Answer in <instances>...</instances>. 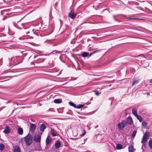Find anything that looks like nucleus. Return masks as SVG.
Listing matches in <instances>:
<instances>
[{
	"label": "nucleus",
	"mask_w": 152,
	"mask_h": 152,
	"mask_svg": "<svg viewBox=\"0 0 152 152\" xmlns=\"http://www.w3.org/2000/svg\"><path fill=\"white\" fill-rule=\"evenodd\" d=\"M50 134L53 137H55L56 136V134L54 133L53 130H51V131Z\"/></svg>",
	"instance_id": "2f4dec72"
},
{
	"label": "nucleus",
	"mask_w": 152,
	"mask_h": 152,
	"mask_svg": "<svg viewBox=\"0 0 152 152\" xmlns=\"http://www.w3.org/2000/svg\"><path fill=\"white\" fill-rule=\"evenodd\" d=\"M84 106V104H79L77 105H76V108H77V109H80L83 107Z\"/></svg>",
	"instance_id": "a878e982"
},
{
	"label": "nucleus",
	"mask_w": 152,
	"mask_h": 152,
	"mask_svg": "<svg viewBox=\"0 0 152 152\" xmlns=\"http://www.w3.org/2000/svg\"><path fill=\"white\" fill-rule=\"evenodd\" d=\"M23 139L27 146L30 145L32 142V136L31 134H28Z\"/></svg>",
	"instance_id": "f257e3e1"
},
{
	"label": "nucleus",
	"mask_w": 152,
	"mask_h": 152,
	"mask_svg": "<svg viewBox=\"0 0 152 152\" xmlns=\"http://www.w3.org/2000/svg\"><path fill=\"white\" fill-rule=\"evenodd\" d=\"M76 14L71 11L69 14L68 16L72 19H74L76 17Z\"/></svg>",
	"instance_id": "0eeeda50"
},
{
	"label": "nucleus",
	"mask_w": 152,
	"mask_h": 152,
	"mask_svg": "<svg viewBox=\"0 0 152 152\" xmlns=\"http://www.w3.org/2000/svg\"><path fill=\"white\" fill-rule=\"evenodd\" d=\"M142 125L144 126H146V123L145 122H144V121L142 122Z\"/></svg>",
	"instance_id": "e433bc0d"
},
{
	"label": "nucleus",
	"mask_w": 152,
	"mask_h": 152,
	"mask_svg": "<svg viewBox=\"0 0 152 152\" xmlns=\"http://www.w3.org/2000/svg\"><path fill=\"white\" fill-rule=\"evenodd\" d=\"M147 138L143 136L141 142L142 143H145L147 141Z\"/></svg>",
	"instance_id": "cd10ccee"
},
{
	"label": "nucleus",
	"mask_w": 152,
	"mask_h": 152,
	"mask_svg": "<svg viewBox=\"0 0 152 152\" xmlns=\"http://www.w3.org/2000/svg\"><path fill=\"white\" fill-rule=\"evenodd\" d=\"M69 104L71 106L75 108H76V104L72 102H69Z\"/></svg>",
	"instance_id": "5701e85b"
},
{
	"label": "nucleus",
	"mask_w": 152,
	"mask_h": 152,
	"mask_svg": "<svg viewBox=\"0 0 152 152\" xmlns=\"http://www.w3.org/2000/svg\"><path fill=\"white\" fill-rule=\"evenodd\" d=\"M50 109H49V110H48V111H49L50 110Z\"/></svg>",
	"instance_id": "6e6d98bb"
},
{
	"label": "nucleus",
	"mask_w": 152,
	"mask_h": 152,
	"mask_svg": "<svg viewBox=\"0 0 152 152\" xmlns=\"http://www.w3.org/2000/svg\"><path fill=\"white\" fill-rule=\"evenodd\" d=\"M6 10H4L1 11V14L2 15H4L5 14H7V13H6ZM4 16L5 17V16L4 15Z\"/></svg>",
	"instance_id": "7c9ffc66"
},
{
	"label": "nucleus",
	"mask_w": 152,
	"mask_h": 152,
	"mask_svg": "<svg viewBox=\"0 0 152 152\" xmlns=\"http://www.w3.org/2000/svg\"><path fill=\"white\" fill-rule=\"evenodd\" d=\"M136 8L140 10H142V8L141 7H136Z\"/></svg>",
	"instance_id": "4c0bfd02"
},
{
	"label": "nucleus",
	"mask_w": 152,
	"mask_h": 152,
	"mask_svg": "<svg viewBox=\"0 0 152 152\" xmlns=\"http://www.w3.org/2000/svg\"><path fill=\"white\" fill-rule=\"evenodd\" d=\"M18 133L19 135H22L23 133V130L22 128L20 127L18 129Z\"/></svg>",
	"instance_id": "4468645a"
},
{
	"label": "nucleus",
	"mask_w": 152,
	"mask_h": 152,
	"mask_svg": "<svg viewBox=\"0 0 152 152\" xmlns=\"http://www.w3.org/2000/svg\"><path fill=\"white\" fill-rule=\"evenodd\" d=\"M148 145L152 150V140H150L148 142Z\"/></svg>",
	"instance_id": "393cba45"
},
{
	"label": "nucleus",
	"mask_w": 152,
	"mask_h": 152,
	"mask_svg": "<svg viewBox=\"0 0 152 152\" xmlns=\"http://www.w3.org/2000/svg\"><path fill=\"white\" fill-rule=\"evenodd\" d=\"M139 83V80H136L133 82L132 83V86H134L135 85Z\"/></svg>",
	"instance_id": "473e14b6"
},
{
	"label": "nucleus",
	"mask_w": 152,
	"mask_h": 152,
	"mask_svg": "<svg viewBox=\"0 0 152 152\" xmlns=\"http://www.w3.org/2000/svg\"><path fill=\"white\" fill-rule=\"evenodd\" d=\"M149 82L151 83H152V79L150 80Z\"/></svg>",
	"instance_id": "79ce46f5"
},
{
	"label": "nucleus",
	"mask_w": 152,
	"mask_h": 152,
	"mask_svg": "<svg viewBox=\"0 0 152 152\" xmlns=\"http://www.w3.org/2000/svg\"><path fill=\"white\" fill-rule=\"evenodd\" d=\"M110 99H111H111H113V98H110Z\"/></svg>",
	"instance_id": "09e8293b"
},
{
	"label": "nucleus",
	"mask_w": 152,
	"mask_h": 152,
	"mask_svg": "<svg viewBox=\"0 0 152 152\" xmlns=\"http://www.w3.org/2000/svg\"><path fill=\"white\" fill-rule=\"evenodd\" d=\"M93 50L92 49L91 50H90V51H92Z\"/></svg>",
	"instance_id": "5fc2aeb1"
},
{
	"label": "nucleus",
	"mask_w": 152,
	"mask_h": 152,
	"mask_svg": "<svg viewBox=\"0 0 152 152\" xmlns=\"http://www.w3.org/2000/svg\"><path fill=\"white\" fill-rule=\"evenodd\" d=\"M3 19V20H5V18H3V19Z\"/></svg>",
	"instance_id": "49530a36"
},
{
	"label": "nucleus",
	"mask_w": 152,
	"mask_h": 152,
	"mask_svg": "<svg viewBox=\"0 0 152 152\" xmlns=\"http://www.w3.org/2000/svg\"><path fill=\"white\" fill-rule=\"evenodd\" d=\"M2 58H1L0 60V64H1L2 63Z\"/></svg>",
	"instance_id": "a19ab883"
},
{
	"label": "nucleus",
	"mask_w": 152,
	"mask_h": 152,
	"mask_svg": "<svg viewBox=\"0 0 152 152\" xmlns=\"http://www.w3.org/2000/svg\"><path fill=\"white\" fill-rule=\"evenodd\" d=\"M60 52L59 51H58L56 50H54L52 52V53H50V54H53L55 53L56 54V55L57 54H59Z\"/></svg>",
	"instance_id": "c756f323"
},
{
	"label": "nucleus",
	"mask_w": 152,
	"mask_h": 152,
	"mask_svg": "<svg viewBox=\"0 0 152 152\" xmlns=\"http://www.w3.org/2000/svg\"><path fill=\"white\" fill-rule=\"evenodd\" d=\"M14 111V110H13L12 111V113Z\"/></svg>",
	"instance_id": "603ef678"
},
{
	"label": "nucleus",
	"mask_w": 152,
	"mask_h": 152,
	"mask_svg": "<svg viewBox=\"0 0 152 152\" xmlns=\"http://www.w3.org/2000/svg\"><path fill=\"white\" fill-rule=\"evenodd\" d=\"M136 4L137 5H139V4L138 3H136Z\"/></svg>",
	"instance_id": "a18cd8bd"
},
{
	"label": "nucleus",
	"mask_w": 152,
	"mask_h": 152,
	"mask_svg": "<svg viewBox=\"0 0 152 152\" xmlns=\"http://www.w3.org/2000/svg\"><path fill=\"white\" fill-rule=\"evenodd\" d=\"M92 98H93L92 97V98H91V99H90V101H91V100H92Z\"/></svg>",
	"instance_id": "de8ad7c7"
},
{
	"label": "nucleus",
	"mask_w": 152,
	"mask_h": 152,
	"mask_svg": "<svg viewBox=\"0 0 152 152\" xmlns=\"http://www.w3.org/2000/svg\"><path fill=\"white\" fill-rule=\"evenodd\" d=\"M132 112L133 115L135 116H136L137 115H138L137 113V110L135 108H133L132 109Z\"/></svg>",
	"instance_id": "f3484780"
},
{
	"label": "nucleus",
	"mask_w": 152,
	"mask_h": 152,
	"mask_svg": "<svg viewBox=\"0 0 152 152\" xmlns=\"http://www.w3.org/2000/svg\"><path fill=\"white\" fill-rule=\"evenodd\" d=\"M95 94L97 96H99V93L98 91L96 92L95 93Z\"/></svg>",
	"instance_id": "58836bf2"
},
{
	"label": "nucleus",
	"mask_w": 152,
	"mask_h": 152,
	"mask_svg": "<svg viewBox=\"0 0 152 152\" xmlns=\"http://www.w3.org/2000/svg\"><path fill=\"white\" fill-rule=\"evenodd\" d=\"M89 23H94V22H92L91 21H90Z\"/></svg>",
	"instance_id": "37998d69"
},
{
	"label": "nucleus",
	"mask_w": 152,
	"mask_h": 152,
	"mask_svg": "<svg viewBox=\"0 0 152 152\" xmlns=\"http://www.w3.org/2000/svg\"><path fill=\"white\" fill-rule=\"evenodd\" d=\"M138 119L140 122H141L142 121V118L138 114L135 116Z\"/></svg>",
	"instance_id": "a211bd4d"
},
{
	"label": "nucleus",
	"mask_w": 152,
	"mask_h": 152,
	"mask_svg": "<svg viewBox=\"0 0 152 152\" xmlns=\"http://www.w3.org/2000/svg\"><path fill=\"white\" fill-rule=\"evenodd\" d=\"M10 102V101H8L6 102V104H8Z\"/></svg>",
	"instance_id": "c03bdc74"
},
{
	"label": "nucleus",
	"mask_w": 152,
	"mask_h": 152,
	"mask_svg": "<svg viewBox=\"0 0 152 152\" xmlns=\"http://www.w3.org/2000/svg\"><path fill=\"white\" fill-rule=\"evenodd\" d=\"M46 128V127L44 124H41L39 126V130L41 132V133H42V132H44Z\"/></svg>",
	"instance_id": "6e6552de"
},
{
	"label": "nucleus",
	"mask_w": 152,
	"mask_h": 152,
	"mask_svg": "<svg viewBox=\"0 0 152 152\" xmlns=\"http://www.w3.org/2000/svg\"><path fill=\"white\" fill-rule=\"evenodd\" d=\"M46 0H42L40 2V4L41 5H44L46 3Z\"/></svg>",
	"instance_id": "bb28decb"
},
{
	"label": "nucleus",
	"mask_w": 152,
	"mask_h": 152,
	"mask_svg": "<svg viewBox=\"0 0 152 152\" xmlns=\"http://www.w3.org/2000/svg\"><path fill=\"white\" fill-rule=\"evenodd\" d=\"M55 146L56 148L58 149L60 147H62L63 145L61 144V143L60 140H57L55 143Z\"/></svg>",
	"instance_id": "39448f33"
},
{
	"label": "nucleus",
	"mask_w": 152,
	"mask_h": 152,
	"mask_svg": "<svg viewBox=\"0 0 152 152\" xmlns=\"http://www.w3.org/2000/svg\"><path fill=\"white\" fill-rule=\"evenodd\" d=\"M10 132V130L9 127L8 126H6L5 129L3 131L4 133L6 134H8Z\"/></svg>",
	"instance_id": "9b49d317"
},
{
	"label": "nucleus",
	"mask_w": 152,
	"mask_h": 152,
	"mask_svg": "<svg viewBox=\"0 0 152 152\" xmlns=\"http://www.w3.org/2000/svg\"><path fill=\"white\" fill-rule=\"evenodd\" d=\"M42 134V133H41L38 134H36L34 136L33 140L35 142L40 143Z\"/></svg>",
	"instance_id": "20e7f679"
},
{
	"label": "nucleus",
	"mask_w": 152,
	"mask_h": 152,
	"mask_svg": "<svg viewBox=\"0 0 152 152\" xmlns=\"http://www.w3.org/2000/svg\"><path fill=\"white\" fill-rule=\"evenodd\" d=\"M83 132L80 135V136L82 137L84 136L86 133V131L84 129H83Z\"/></svg>",
	"instance_id": "f704fd0d"
},
{
	"label": "nucleus",
	"mask_w": 152,
	"mask_h": 152,
	"mask_svg": "<svg viewBox=\"0 0 152 152\" xmlns=\"http://www.w3.org/2000/svg\"><path fill=\"white\" fill-rule=\"evenodd\" d=\"M102 50V49H99L95 50L91 53H90V54L89 53L86 52H84L81 53V56L83 57H90L92 55L96 53H98L99 52Z\"/></svg>",
	"instance_id": "f03ea898"
},
{
	"label": "nucleus",
	"mask_w": 152,
	"mask_h": 152,
	"mask_svg": "<svg viewBox=\"0 0 152 152\" xmlns=\"http://www.w3.org/2000/svg\"><path fill=\"white\" fill-rule=\"evenodd\" d=\"M29 33V32H27L26 33V34H28Z\"/></svg>",
	"instance_id": "3c124183"
},
{
	"label": "nucleus",
	"mask_w": 152,
	"mask_h": 152,
	"mask_svg": "<svg viewBox=\"0 0 152 152\" xmlns=\"http://www.w3.org/2000/svg\"><path fill=\"white\" fill-rule=\"evenodd\" d=\"M122 148V146L120 144H118L116 145V149L118 150L121 149Z\"/></svg>",
	"instance_id": "6ab92c4d"
},
{
	"label": "nucleus",
	"mask_w": 152,
	"mask_h": 152,
	"mask_svg": "<svg viewBox=\"0 0 152 152\" xmlns=\"http://www.w3.org/2000/svg\"><path fill=\"white\" fill-rule=\"evenodd\" d=\"M143 136L147 138H148L149 137V133L148 132H145Z\"/></svg>",
	"instance_id": "412c9836"
},
{
	"label": "nucleus",
	"mask_w": 152,
	"mask_h": 152,
	"mask_svg": "<svg viewBox=\"0 0 152 152\" xmlns=\"http://www.w3.org/2000/svg\"><path fill=\"white\" fill-rule=\"evenodd\" d=\"M4 148V145L3 143H0V151H2L3 150Z\"/></svg>",
	"instance_id": "b1692460"
},
{
	"label": "nucleus",
	"mask_w": 152,
	"mask_h": 152,
	"mask_svg": "<svg viewBox=\"0 0 152 152\" xmlns=\"http://www.w3.org/2000/svg\"><path fill=\"white\" fill-rule=\"evenodd\" d=\"M41 149L40 145V144L37 145L35 147V150L36 151H40Z\"/></svg>",
	"instance_id": "dca6fc26"
},
{
	"label": "nucleus",
	"mask_w": 152,
	"mask_h": 152,
	"mask_svg": "<svg viewBox=\"0 0 152 152\" xmlns=\"http://www.w3.org/2000/svg\"><path fill=\"white\" fill-rule=\"evenodd\" d=\"M36 127V125L34 124H31L30 125L29 129L31 132H34L35 130Z\"/></svg>",
	"instance_id": "423d86ee"
},
{
	"label": "nucleus",
	"mask_w": 152,
	"mask_h": 152,
	"mask_svg": "<svg viewBox=\"0 0 152 152\" xmlns=\"http://www.w3.org/2000/svg\"><path fill=\"white\" fill-rule=\"evenodd\" d=\"M137 133V131L136 130H134L132 135V138H134L135 137Z\"/></svg>",
	"instance_id": "aec40b11"
},
{
	"label": "nucleus",
	"mask_w": 152,
	"mask_h": 152,
	"mask_svg": "<svg viewBox=\"0 0 152 152\" xmlns=\"http://www.w3.org/2000/svg\"><path fill=\"white\" fill-rule=\"evenodd\" d=\"M13 151L14 152H21L20 147L17 145L13 147Z\"/></svg>",
	"instance_id": "9d476101"
},
{
	"label": "nucleus",
	"mask_w": 152,
	"mask_h": 152,
	"mask_svg": "<svg viewBox=\"0 0 152 152\" xmlns=\"http://www.w3.org/2000/svg\"><path fill=\"white\" fill-rule=\"evenodd\" d=\"M52 140V139L49 138L48 136L46 140V145L49 144L51 142Z\"/></svg>",
	"instance_id": "f8f14e48"
},
{
	"label": "nucleus",
	"mask_w": 152,
	"mask_h": 152,
	"mask_svg": "<svg viewBox=\"0 0 152 152\" xmlns=\"http://www.w3.org/2000/svg\"><path fill=\"white\" fill-rule=\"evenodd\" d=\"M54 102L56 104H60L62 102V99H56L54 100Z\"/></svg>",
	"instance_id": "2eb2a0df"
},
{
	"label": "nucleus",
	"mask_w": 152,
	"mask_h": 152,
	"mask_svg": "<svg viewBox=\"0 0 152 152\" xmlns=\"http://www.w3.org/2000/svg\"><path fill=\"white\" fill-rule=\"evenodd\" d=\"M5 107H1L0 108V111H1V110H2L3 109H4Z\"/></svg>",
	"instance_id": "ea45409f"
},
{
	"label": "nucleus",
	"mask_w": 152,
	"mask_h": 152,
	"mask_svg": "<svg viewBox=\"0 0 152 152\" xmlns=\"http://www.w3.org/2000/svg\"><path fill=\"white\" fill-rule=\"evenodd\" d=\"M126 125L129 124V125L131 124L132 123V118L131 117H128L126 118Z\"/></svg>",
	"instance_id": "1a4fd4ad"
},
{
	"label": "nucleus",
	"mask_w": 152,
	"mask_h": 152,
	"mask_svg": "<svg viewBox=\"0 0 152 152\" xmlns=\"http://www.w3.org/2000/svg\"><path fill=\"white\" fill-rule=\"evenodd\" d=\"M36 57H35V56H34V58H35Z\"/></svg>",
	"instance_id": "864d4df0"
},
{
	"label": "nucleus",
	"mask_w": 152,
	"mask_h": 152,
	"mask_svg": "<svg viewBox=\"0 0 152 152\" xmlns=\"http://www.w3.org/2000/svg\"><path fill=\"white\" fill-rule=\"evenodd\" d=\"M49 64L50 65V67H53L54 66L53 63L52 61L50 62L49 63Z\"/></svg>",
	"instance_id": "72a5a7b5"
},
{
	"label": "nucleus",
	"mask_w": 152,
	"mask_h": 152,
	"mask_svg": "<svg viewBox=\"0 0 152 152\" xmlns=\"http://www.w3.org/2000/svg\"><path fill=\"white\" fill-rule=\"evenodd\" d=\"M114 18L115 20L117 21L118 22H120L121 21V20L120 19L118 18L117 16H114Z\"/></svg>",
	"instance_id": "c85d7f7f"
},
{
	"label": "nucleus",
	"mask_w": 152,
	"mask_h": 152,
	"mask_svg": "<svg viewBox=\"0 0 152 152\" xmlns=\"http://www.w3.org/2000/svg\"><path fill=\"white\" fill-rule=\"evenodd\" d=\"M126 125V121L123 120L118 124L117 126L120 130H122Z\"/></svg>",
	"instance_id": "7ed1b4c3"
},
{
	"label": "nucleus",
	"mask_w": 152,
	"mask_h": 152,
	"mask_svg": "<svg viewBox=\"0 0 152 152\" xmlns=\"http://www.w3.org/2000/svg\"><path fill=\"white\" fill-rule=\"evenodd\" d=\"M23 18H22V19H21L20 20V21L21 20H22Z\"/></svg>",
	"instance_id": "4d7b16f0"
},
{
	"label": "nucleus",
	"mask_w": 152,
	"mask_h": 152,
	"mask_svg": "<svg viewBox=\"0 0 152 152\" xmlns=\"http://www.w3.org/2000/svg\"><path fill=\"white\" fill-rule=\"evenodd\" d=\"M73 139V140L76 139V138H75V139Z\"/></svg>",
	"instance_id": "bf43d9fd"
},
{
	"label": "nucleus",
	"mask_w": 152,
	"mask_h": 152,
	"mask_svg": "<svg viewBox=\"0 0 152 152\" xmlns=\"http://www.w3.org/2000/svg\"><path fill=\"white\" fill-rule=\"evenodd\" d=\"M98 126H96L95 127V128H97Z\"/></svg>",
	"instance_id": "8fccbe9b"
},
{
	"label": "nucleus",
	"mask_w": 152,
	"mask_h": 152,
	"mask_svg": "<svg viewBox=\"0 0 152 152\" xmlns=\"http://www.w3.org/2000/svg\"><path fill=\"white\" fill-rule=\"evenodd\" d=\"M127 19L128 20H139V19L135 18H127Z\"/></svg>",
	"instance_id": "c9c22d12"
},
{
	"label": "nucleus",
	"mask_w": 152,
	"mask_h": 152,
	"mask_svg": "<svg viewBox=\"0 0 152 152\" xmlns=\"http://www.w3.org/2000/svg\"><path fill=\"white\" fill-rule=\"evenodd\" d=\"M30 57H31V56H30V57H29V58H28V59H29L30 58Z\"/></svg>",
	"instance_id": "13d9d810"
},
{
	"label": "nucleus",
	"mask_w": 152,
	"mask_h": 152,
	"mask_svg": "<svg viewBox=\"0 0 152 152\" xmlns=\"http://www.w3.org/2000/svg\"><path fill=\"white\" fill-rule=\"evenodd\" d=\"M129 152H133L134 151V146L132 145H131L128 147Z\"/></svg>",
	"instance_id": "ddd939ff"
},
{
	"label": "nucleus",
	"mask_w": 152,
	"mask_h": 152,
	"mask_svg": "<svg viewBox=\"0 0 152 152\" xmlns=\"http://www.w3.org/2000/svg\"><path fill=\"white\" fill-rule=\"evenodd\" d=\"M45 59L44 58H39L37 61V63H42L44 61Z\"/></svg>",
	"instance_id": "4be33fe9"
}]
</instances>
